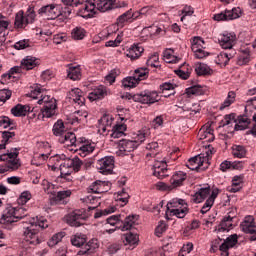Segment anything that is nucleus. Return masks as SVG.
I'll return each mask as SVG.
<instances>
[{"label":"nucleus","mask_w":256,"mask_h":256,"mask_svg":"<svg viewBox=\"0 0 256 256\" xmlns=\"http://www.w3.org/2000/svg\"><path fill=\"white\" fill-rule=\"evenodd\" d=\"M253 109H256V96L247 100L246 106H245V115H240L236 119L235 113H231L229 115H226L224 119L222 120L223 125H233L235 124V130L236 131H245L249 125H251V118H249V112L253 111Z\"/></svg>","instance_id":"20e7f679"},{"label":"nucleus","mask_w":256,"mask_h":256,"mask_svg":"<svg viewBox=\"0 0 256 256\" xmlns=\"http://www.w3.org/2000/svg\"><path fill=\"white\" fill-rule=\"evenodd\" d=\"M237 243H239L237 234H232L226 239H223V243L219 247L221 256H229V249H234V247H237Z\"/></svg>","instance_id":"a211bd4d"},{"label":"nucleus","mask_w":256,"mask_h":256,"mask_svg":"<svg viewBox=\"0 0 256 256\" xmlns=\"http://www.w3.org/2000/svg\"><path fill=\"white\" fill-rule=\"evenodd\" d=\"M203 45H205V41H203V39L199 37H194L192 43V51L196 59H205V57L209 56V54L205 50H203Z\"/></svg>","instance_id":"412c9836"},{"label":"nucleus","mask_w":256,"mask_h":256,"mask_svg":"<svg viewBox=\"0 0 256 256\" xmlns=\"http://www.w3.org/2000/svg\"><path fill=\"white\" fill-rule=\"evenodd\" d=\"M52 133L55 137H59V143L74 147L72 151L80 157H87V155H91L95 151V144L89 143L85 137L77 138L75 133L67 132L65 123L61 119L54 123Z\"/></svg>","instance_id":"f257e3e1"},{"label":"nucleus","mask_w":256,"mask_h":256,"mask_svg":"<svg viewBox=\"0 0 256 256\" xmlns=\"http://www.w3.org/2000/svg\"><path fill=\"white\" fill-rule=\"evenodd\" d=\"M35 17H37L35 14V8L33 6H29L26 11V15H24L23 11H19L16 14L14 25L18 29H23V27L29 25V23H33V21H35Z\"/></svg>","instance_id":"f8f14e48"},{"label":"nucleus","mask_w":256,"mask_h":256,"mask_svg":"<svg viewBox=\"0 0 256 256\" xmlns=\"http://www.w3.org/2000/svg\"><path fill=\"white\" fill-rule=\"evenodd\" d=\"M198 139H200L201 141H207L208 143H211V141L215 140L213 129L209 126L202 127L198 132Z\"/></svg>","instance_id":"473e14b6"},{"label":"nucleus","mask_w":256,"mask_h":256,"mask_svg":"<svg viewBox=\"0 0 256 256\" xmlns=\"http://www.w3.org/2000/svg\"><path fill=\"white\" fill-rule=\"evenodd\" d=\"M214 153H215V148L209 145L208 148H206L205 152L200 154V157L202 158V163L208 164V167H209V160L211 159Z\"/></svg>","instance_id":"603ef678"},{"label":"nucleus","mask_w":256,"mask_h":256,"mask_svg":"<svg viewBox=\"0 0 256 256\" xmlns=\"http://www.w3.org/2000/svg\"><path fill=\"white\" fill-rule=\"evenodd\" d=\"M87 219V212L83 209L74 210L66 215V222L70 227H81V225H85Z\"/></svg>","instance_id":"ddd939ff"},{"label":"nucleus","mask_w":256,"mask_h":256,"mask_svg":"<svg viewBox=\"0 0 256 256\" xmlns=\"http://www.w3.org/2000/svg\"><path fill=\"white\" fill-rule=\"evenodd\" d=\"M251 61V51L249 49L242 50L238 56L237 65H247Z\"/></svg>","instance_id":"a18cd8bd"},{"label":"nucleus","mask_w":256,"mask_h":256,"mask_svg":"<svg viewBox=\"0 0 256 256\" xmlns=\"http://www.w3.org/2000/svg\"><path fill=\"white\" fill-rule=\"evenodd\" d=\"M63 237H65V232H59L54 234L48 241V246L55 247V245H58V243H61V241H63Z\"/></svg>","instance_id":"6e6d98bb"},{"label":"nucleus","mask_w":256,"mask_h":256,"mask_svg":"<svg viewBox=\"0 0 256 256\" xmlns=\"http://www.w3.org/2000/svg\"><path fill=\"white\" fill-rule=\"evenodd\" d=\"M236 217L231 216V212L227 216H224L222 221L220 222L218 226V232L223 233L225 231H231L233 229V222L235 221Z\"/></svg>","instance_id":"c756f323"},{"label":"nucleus","mask_w":256,"mask_h":256,"mask_svg":"<svg viewBox=\"0 0 256 256\" xmlns=\"http://www.w3.org/2000/svg\"><path fill=\"white\" fill-rule=\"evenodd\" d=\"M69 159H73V158H67V156H65V154H56L54 156H51L49 158V161L51 163H54V165H59V167H61V163H65V161H67Z\"/></svg>","instance_id":"5fc2aeb1"},{"label":"nucleus","mask_w":256,"mask_h":256,"mask_svg":"<svg viewBox=\"0 0 256 256\" xmlns=\"http://www.w3.org/2000/svg\"><path fill=\"white\" fill-rule=\"evenodd\" d=\"M147 137H149V131L142 130L136 134L134 140H120L118 143L120 155H129V153L135 151V149H137V147H139Z\"/></svg>","instance_id":"6e6552de"},{"label":"nucleus","mask_w":256,"mask_h":256,"mask_svg":"<svg viewBox=\"0 0 256 256\" xmlns=\"http://www.w3.org/2000/svg\"><path fill=\"white\" fill-rule=\"evenodd\" d=\"M127 17L128 19H130V17H135V19H137V17H139V12L131 14V9L128 10L118 18L117 23L112 24L107 28V33H117V31H119V28L123 27V23L127 21Z\"/></svg>","instance_id":"aec40b11"},{"label":"nucleus","mask_w":256,"mask_h":256,"mask_svg":"<svg viewBox=\"0 0 256 256\" xmlns=\"http://www.w3.org/2000/svg\"><path fill=\"white\" fill-rule=\"evenodd\" d=\"M16 221H20L23 217H27V208L25 206H19L15 208Z\"/></svg>","instance_id":"338daca9"},{"label":"nucleus","mask_w":256,"mask_h":256,"mask_svg":"<svg viewBox=\"0 0 256 256\" xmlns=\"http://www.w3.org/2000/svg\"><path fill=\"white\" fill-rule=\"evenodd\" d=\"M15 132L9 130V131H3L2 132V143H12L15 140Z\"/></svg>","instance_id":"052dcab7"},{"label":"nucleus","mask_w":256,"mask_h":256,"mask_svg":"<svg viewBox=\"0 0 256 256\" xmlns=\"http://www.w3.org/2000/svg\"><path fill=\"white\" fill-rule=\"evenodd\" d=\"M70 241L74 247H82L77 253L78 256H88L95 253V249H99V241L92 239L87 243V235L83 233H76L71 236Z\"/></svg>","instance_id":"0eeeda50"},{"label":"nucleus","mask_w":256,"mask_h":256,"mask_svg":"<svg viewBox=\"0 0 256 256\" xmlns=\"http://www.w3.org/2000/svg\"><path fill=\"white\" fill-rule=\"evenodd\" d=\"M177 85L171 83V82H164L159 86L158 93H162L163 97H171L172 95H175V88Z\"/></svg>","instance_id":"f704fd0d"},{"label":"nucleus","mask_w":256,"mask_h":256,"mask_svg":"<svg viewBox=\"0 0 256 256\" xmlns=\"http://www.w3.org/2000/svg\"><path fill=\"white\" fill-rule=\"evenodd\" d=\"M17 157H19V151L16 148L0 155V161H7V167L0 168V174L7 173L9 169L11 171H17L21 167V160Z\"/></svg>","instance_id":"9d476101"},{"label":"nucleus","mask_w":256,"mask_h":256,"mask_svg":"<svg viewBox=\"0 0 256 256\" xmlns=\"http://www.w3.org/2000/svg\"><path fill=\"white\" fill-rule=\"evenodd\" d=\"M145 51L139 44L132 45L126 53V57H129L131 61H135V59H139L141 54Z\"/></svg>","instance_id":"c9c22d12"},{"label":"nucleus","mask_w":256,"mask_h":256,"mask_svg":"<svg viewBox=\"0 0 256 256\" xmlns=\"http://www.w3.org/2000/svg\"><path fill=\"white\" fill-rule=\"evenodd\" d=\"M134 101L136 103H142V105H153L159 101V92L144 90L140 93L134 94Z\"/></svg>","instance_id":"4468645a"},{"label":"nucleus","mask_w":256,"mask_h":256,"mask_svg":"<svg viewBox=\"0 0 256 256\" xmlns=\"http://www.w3.org/2000/svg\"><path fill=\"white\" fill-rule=\"evenodd\" d=\"M163 57L166 63H179V57L175 56V50L171 48L163 52Z\"/></svg>","instance_id":"49530a36"},{"label":"nucleus","mask_w":256,"mask_h":256,"mask_svg":"<svg viewBox=\"0 0 256 256\" xmlns=\"http://www.w3.org/2000/svg\"><path fill=\"white\" fill-rule=\"evenodd\" d=\"M241 17V8H233L232 10H225L224 12L214 15V21H233Z\"/></svg>","instance_id":"6ab92c4d"},{"label":"nucleus","mask_w":256,"mask_h":256,"mask_svg":"<svg viewBox=\"0 0 256 256\" xmlns=\"http://www.w3.org/2000/svg\"><path fill=\"white\" fill-rule=\"evenodd\" d=\"M243 179L244 177L242 175L233 177L230 193H238V191H241L243 188Z\"/></svg>","instance_id":"37998d69"},{"label":"nucleus","mask_w":256,"mask_h":256,"mask_svg":"<svg viewBox=\"0 0 256 256\" xmlns=\"http://www.w3.org/2000/svg\"><path fill=\"white\" fill-rule=\"evenodd\" d=\"M115 206H110L104 210H100L94 214V219H101V217H106V215H111V213H115Z\"/></svg>","instance_id":"13d9d810"},{"label":"nucleus","mask_w":256,"mask_h":256,"mask_svg":"<svg viewBox=\"0 0 256 256\" xmlns=\"http://www.w3.org/2000/svg\"><path fill=\"white\" fill-rule=\"evenodd\" d=\"M149 77V69L138 68L134 71L133 76H128L122 80V87L124 89H133L139 85L140 81H145Z\"/></svg>","instance_id":"9b49d317"},{"label":"nucleus","mask_w":256,"mask_h":256,"mask_svg":"<svg viewBox=\"0 0 256 256\" xmlns=\"http://www.w3.org/2000/svg\"><path fill=\"white\" fill-rule=\"evenodd\" d=\"M218 195H219V189H213L210 197L205 201L202 209L200 210V213H202V215H205V213L211 210V208L215 203V199H217Z\"/></svg>","instance_id":"72a5a7b5"},{"label":"nucleus","mask_w":256,"mask_h":256,"mask_svg":"<svg viewBox=\"0 0 256 256\" xmlns=\"http://www.w3.org/2000/svg\"><path fill=\"white\" fill-rule=\"evenodd\" d=\"M41 65V60L33 56H26L22 59L20 66V73L24 71H31V69H35V67Z\"/></svg>","instance_id":"a878e982"},{"label":"nucleus","mask_w":256,"mask_h":256,"mask_svg":"<svg viewBox=\"0 0 256 256\" xmlns=\"http://www.w3.org/2000/svg\"><path fill=\"white\" fill-rule=\"evenodd\" d=\"M87 117H89V113H87V111L78 110L75 112L73 121H77V123H86Z\"/></svg>","instance_id":"4d7b16f0"},{"label":"nucleus","mask_w":256,"mask_h":256,"mask_svg":"<svg viewBox=\"0 0 256 256\" xmlns=\"http://www.w3.org/2000/svg\"><path fill=\"white\" fill-rule=\"evenodd\" d=\"M232 155L237 159H243L247 157V148L243 145H233L232 146Z\"/></svg>","instance_id":"c03bdc74"},{"label":"nucleus","mask_w":256,"mask_h":256,"mask_svg":"<svg viewBox=\"0 0 256 256\" xmlns=\"http://www.w3.org/2000/svg\"><path fill=\"white\" fill-rule=\"evenodd\" d=\"M195 73L199 77H201V76L211 75L213 73V70L207 64L197 63L195 64Z\"/></svg>","instance_id":"79ce46f5"},{"label":"nucleus","mask_w":256,"mask_h":256,"mask_svg":"<svg viewBox=\"0 0 256 256\" xmlns=\"http://www.w3.org/2000/svg\"><path fill=\"white\" fill-rule=\"evenodd\" d=\"M38 14L44 15L48 20L57 19V21H61V5L49 4L43 6L38 10Z\"/></svg>","instance_id":"2eb2a0df"},{"label":"nucleus","mask_w":256,"mask_h":256,"mask_svg":"<svg viewBox=\"0 0 256 256\" xmlns=\"http://www.w3.org/2000/svg\"><path fill=\"white\" fill-rule=\"evenodd\" d=\"M9 27H11V22L5 20V16H3V14H0V33H5V31H11Z\"/></svg>","instance_id":"0e129e2a"},{"label":"nucleus","mask_w":256,"mask_h":256,"mask_svg":"<svg viewBox=\"0 0 256 256\" xmlns=\"http://www.w3.org/2000/svg\"><path fill=\"white\" fill-rule=\"evenodd\" d=\"M107 96V87L100 85L88 94L89 101H98Z\"/></svg>","instance_id":"7c9ffc66"},{"label":"nucleus","mask_w":256,"mask_h":256,"mask_svg":"<svg viewBox=\"0 0 256 256\" xmlns=\"http://www.w3.org/2000/svg\"><path fill=\"white\" fill-rule=\"evenodd\" d=\"M81 66L70 64L67 69V77L71 81H79L82 77Z\"/></svg>","instance_id":"2f4dec72"},{"label":"nucleus","mask_w":256,"mask_h":256,"mask_svg":"<svg viewBox=\"0 0 256 256\" xmlns=\"http://www.w3.org/2000/svg\"><path fill=\"white\" fill-rule=\"evenodd\" d=\"M113 117L109 116V115H106V116H103L101 118V123H102V131L103 133H105V131H111V125H113Z\"/></svg>","instance_id":"3c124183"},{"label":"nucleus","mask_w":256,"mask_h":256,"mask_svg":"<svg viewBox=\"0 0 256 256\" xmlns=\"http://www.w3.org/2000/svg\"><path fill=\"white\" fill-rule=\"evenodd\" d=\"M167 167H169L167 160L156 161L153 166L154 177H157L158 179H165V177H169V169H167Z\"/></svg>","instance_id":"4be33fe9"},{"label":"nucleus","mask_w":256,"mask_h":256,"mask_svg":"<svg viewBox=\"0 0 256 256\" xmlns=\"http://www.w3.org/2000/svg\"><path fill=\"white\" fill-rule=\"evenodd\" d=\"M189 213L187 202L183 199L173 198L166 205V215L170 217H177L178 219H184Z\"/></svg>","instance_id":"1a4fd4ad"},{"label":"nucleus","mask_w":256,"mask_h":256,"mask_svg":"<svg viewBox=\"0 0 256 256\" xmlns=\"http://www.w3.org/2000/svg\"><path fill=\"white\" fill-rule=\"evenodd\" d=\"M135 223H137L136 215H129L125 217V215L120 214L119 229H121V231H130V229L135 227Z\"/></svg>","instance_id":"bb28decb"},{"label":"nucleus","mask_w":256,"mask_h":256,"mask_svg":"<svg viewBox=\"0 0 256 256\" xmlns=\"http://www.w3.org/2000/svg\"><path fill=\"white\" fill-rule=\"evenodd\" d=\"M83 167V161L79 157L75 156L73 159L65 160L60 164V179L62 183H68V186L73 185V176L71 173H78Z\"/></svg>","instance_id":"423d86ee"},{"label":"nucleus","mask_w":256,"mask_h":256,"mask_svg":"<svg viewBox=\"0 0 256 256\" xmlns=\"http://www.w3.org/2000/svg\"><path fill=\"white\" fill-rule=\"evenodd\" d=\"M125 241L128 245H137L139 243V235L135 232H129L125 235Z\"/></svg>","instance_id":"bf43d9fd"},{"label":"nucleus","mask_w":256,"mask_h":256,"mask_svg":"<svg viewBox=\"0 0 256 256\" xmlns=\"http://www.w3.org/2000/svg\"><path fill=\"white\" fill-rule=\"evenodd\" d=\"M27 97L37 101L38 105H42L37 119H44V117L49 119L57 115V100L53 96L47 95V92L41 84L32 86Z\"/></svg>","instance_id":"f03ea898"},{"label":"nucleus","mask_w":256,"mask_h":256,"mask_svg":"<svg viewBox=\"0 0 256 256\" xmlns=\"http://www.w3.org/2000/svg\"><path fill=\"white\" fill-rule=\"evenodd\" d=\"M49 227V222L45 217L40 216L36 218H32L29 223L24 225V239L28 245H40L43 243V237L41 236V231L43 229H47Z\"/></svg>","instance_id":"7ed1b4c3"},{"label":"nucleus","mask_w":256,"mask_h":256,"mask_svg":"<svg viewBox=\"0 0 256 256\" xmlns=\"http://www.w3.org/2000/svg\"><path fill=\"white\" fill-rule=\"evenodd\" d=\"M19 73H21V68L19 66H14L8 71V73L2 75L0 83H2V85H8V83L15 81V79L19 77L17 76Z\"/></svg>","instance_id":"c85d7f7f"},{"label":"nucleus","mask_w":256,"mask_h":256,"mask_svg":"<svg viewBox=\"0 0 256 256\" xmlns=\"http://www.w3.org/2000/svg\"><path fill=\"white\" fill-rule=\"evenodd\" d=\"M187 167L191 171H197L199 173L200 171L208 169L209 166L207 163L203 162V158L198 155L188 160Z\"/></svg>","instance_id":"b1692460"},{"label":"nucleus","mask_w":256,"mask_h":256,"mask_svg":"<svg viewBox=\"0 0 256 256\" xmlns=\"http://www.w3.org/2000/svg\"><path fill=\"white\" fill-rule=\"evenodd\" d=\"M67 99L69 103H74V105H85V96H83V91L79 88L71 89L67 94Z\"/></svg>","instance_id":"5701e85b"},{"label":"nucleus","mask_w":256,"mask_h":256,"mask_svg":"<svg viewBox=\"0 0 256 256\" xmlns=\"http://www.w3.org/2000/svg\"><path fill=\"white\" fill-rule=\"evenodd\" d=\"M125 131H127V125L116 124L111 129V137L119 139V137H123V135H125Z\"/></svg>","instance_id":"a19ab883"},{"label":"nucleus","mask_w":256,"mask_h":256,"mask_svg":"<svg viewBox=\"0 0 256 256\" xmlns=\"http://www.w3.org/2000/svg\"><path fill=\"white\" fill-rule=\"evenodd\" d=\"M11 223H17V217L15 215V207L9 206L3 211L0 225H11Z\"/></svg>","instance_id":"393cba45"},{"label":"nucleus","mask_w":256,"mask_h":256,"mask_svg":"<svg viewBox=\"0 0 256 256\" xmlns=\"http://www.w3.org/2000/svg\"><path fill=\"white\" fill-rule=\"evenodd\" d=\"M0 127H3V129H7L8 127H10L9 131L17 129L15 121L9 118L8 116H0Z\"/></svg>","instance_id":"de8ad7c7"},{"label":"nucleus","mask_w":256,"mask_h":256,"mask_svg":"<svg viewBox=\"0 0 256 256\" xmlns=\"http://www.w3.org/2000/svg\"><path fill=\"white\" fill-rule=\"evenodd\" d=\"M255 218L253 216H246L244 221L240 224V229L243 233H249L255 229Z\"/></svg>","instance_id":"4c0bfd02"},{"label":"nucleus","mask_w":256,"mask_h":256,"mask_svg":"<svg viewBox=\"0 0 256 256\" xmlns=\"http://www.w3.org/2000/svg\"><path fill=\"white\" fill-rule=\"evenodd\" d=\"M146 149H148V151H151V153L147 154V157H155L159 149V144L157 142L149 143L147 144Z\"/></svg>","instance_id":"774afa93"},{"label":"nucleus","mask_w":256,"mask_h":256,"mask_svg":"<svg viewBox=\"0 0 256 256\" xmlns=\"http://www.w3.org/2000/svg\"><path fill=\"white\" fill-rule=\"evenodd\" d=\"M121 75V71L119 69H113L110 73L106 76V81L113 85L115 83V79Z\"/></svg>","instance_id":"e2e57ef3"},{"label":"nucleus","mask_w":256,"mask_h":256,"mask_svg":"<svg viewBox=\"0 0 256 256\" xmlns=\"http://www.w3.org/2000/svg\"><path fill=\"white\" fill-rule=\"evenodd\" d=\"M176 74L179 75L181 79L187 80L191 76V66L188 64H183L180 66V69L176 71Z\"/></svg>","instance_id":"09e8293b"},{"label":"nucleus","mask_w":256,"mask_h":256,"mask_svg":"<svg viewBox=\"0 0 256 256\" xmlns=\"http://www.w3.org/2000/svg\"><path fill=\"white\" fill-rule=\"evenodd\" d=\"M31 192L29 191H24L21 193L20 197L18 198V205H21L23 207V205H25L27 202L31 201Z\"/></svg>","instance_id":"69168bd1"},{"label":"nucleus","mask_w":256,"mask_h":256,"mask_svg":"<svg viewBox=\"0 0 256 256\" xmlns=\"http://www.w3.org/2000/svg\"><path fill=\"white\" fill-rule=\"evenodd\" d=\"M73 192L71 190H62L58 192H53L50 198L51 205H67L69 203V197Z\"/></svg>","instance_id":"f3484780"},{"label":"nucleus","mask_w":256,"mask_h":256,"mask_svg":"<svg viewBox=\"0 0 256 256\" xmlns=\"http://www.w3.org/2000/svg\"><path fill=\"white\" fill-rule=\"evenodd\" d=\"M211 195V188H200L193 196L194 203H202Z\"/></svg>","instance_id":"ea45409f"},{"label":"nucleus","mask_w":256,"mask_h":256,"mask_svg":"<svg viewBox=\"0 0 256 256\" xmlns=\"http://www.w3.org/2000/svg\"><path fill=\"white\" fill-rule=\"evenodd\" d=\"M108 225H112V227H116L119 229V225H121V214L119 215H112L106 219Z\"/></svg>","instance_id":"680f3d73"},{"label":"nucleus","mask_w":256,"mask_h":256,"mask_svg":"<svg viewBox=\"0 0 256 256\" xmlns=\"http://www.w3.org/2000/svg\"><path fill=\"white\" fill-rule=\"evenodd\" d=\"M129 197V193H127L125 189H122L121 191H118L117 194H115L116 201H120L122 203V207L129 203Z\"/></svg>","instance_id":"864d4df0"},{"label":"nucleus","mask_w":256,"mask_h":256,"mask_svg":"<svg viewBox=\"0 0 256 256\" xmlns=\"http://www.w3.org/2000/svg\"><path fill=\"white\" fill-rule=\"evenodd\" d=\"M185 181H187V173L177 171L170 178V185H172L174 189H177L178 187H183V185H185Z\"/></svg>","instance_id":"cd10ccee"},{"label":"nucleus","mask_w":256,"mask_h":256,"mask_svg":"<svg viewBox=\"0 0 256 256\" xmlns=\"http://www.w3.org/2000/svg\"><path fill=\"white\" fill-rule=\"evenodd\" d=\"M11 113L12 115H14V117H23L27 115V113H31V106L17 104L15 107L11 109Z\"/></svg>","instance_id":"58836bf2"},{"label":"nucleus","mask_w":256,"mask_h":256,"mask_svg":"<svg viewBox=\"0 0 256 256\" xmlns=\"http://www.w3.org/2000/svg\"><path fill=\"white\" fill-rule=\"evenodd\" d=\"M235 97L236 94L233 91L228 92L227 98L224 100V102L220 106V111H223V109H227V107H231L233 103H235Z\"/></svg>","instance_id":"8fccbe9b"},{"label":"nucleus","mask_w":256,"mask_h":256,"mask_svg":"<svg viewBox=\"0 0 256 256\" xmlns=\"http://www.w3.org/2000/svg\"><path fill=\"white\" fill-rule=\"evenodd\" d=\"M114 167L115 158L113 156H106L96 162V169H98L99 173H102V175H111Z\"/></svg>","instance_id":"dca6fc26"},{"label":"nucleus","mask_w":256,"mask_h":256,"mask_svg":"<svg viewBox=\"0 0 256 256\" xmlns=\"http://www.w3.org/2000/svg\"><path fill=\"white\" fill-rule=\"evenodd\" d=\"M218 43L222 49L229 50L230 52H220L217 55L216 63L217 65H223V67H227L231 59L234 58L237 54V52L233 50V46L235 43H237V36L231 33L221 34L218 38Z\"/></svg>","instance_id":"39448f33"},{"label":"nucleus","mask_w":256,"mask_h":256,"mask_svg":"<svg viewBox=\"0 0 256 256\" xmlns=\"http://www.w3.org/2000/svg\"><path fill=\"white\" fill-rule=\"evenodd\" d=\"M97 9L101 11V13H105L111 11V9H117V5L115 4V0H99Z\"/></svg>","instance_id":"e433bc0d"}]
</instances>
